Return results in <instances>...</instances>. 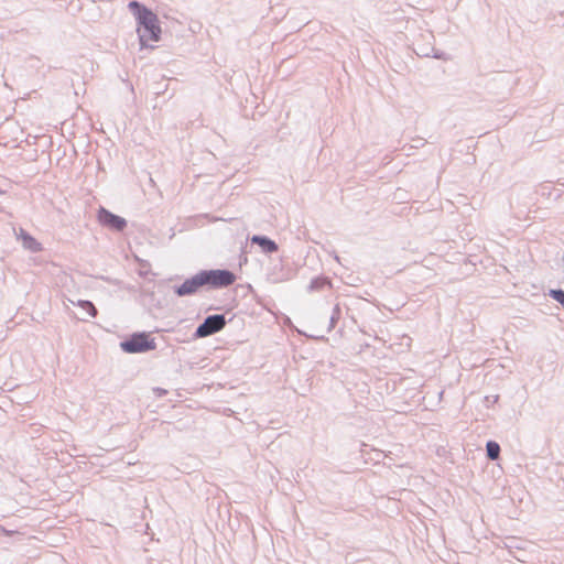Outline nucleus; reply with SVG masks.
I'll return each instance as SVG.
<instances>
[{"label":"nucleus","mask_w":564,"mask_h":564,"mask_svg":"<svg viewBox=\"0 0 564 564\" xmlns=\"http://www.w3.org/2000/svg\"><path fill=\"white\" fill-rule=\"evenodd\" d=\"M128 9L137 21V32L141 47H148V41H160L162 31L158 15L150 8L135 0L128 3Z\"/></svg>","instance_id":"1"},{"label":"nucleus","mask_w":564,"mask_h":564,"mask_svg":"<svg viewBox=\"0 0 564 564\" xmlns=\"http://www.w3.org/2000/svg\"><path fill=\"white\" fill-rule=\"evenodd\" d=\"M200 274L207 291L228 288L237 280L236 273L228 269H205L200 270Z\"/></svg>","instance_id":"2"},{"label":"nucleus","mask_w":564,"mask_h":564,"mask_svg":"<svg viewBox=\"0 0 564 564\" xmlns=\"http://www.w3.org/2000/svg\"><path fill=\"white\" fill-rule=\"evenodd\" d=\"M121 350L127 354H144L156 348L153 337L147 332H137L121 340Z\"/></svg>","instance_id":"3"},{"label":"nucleus","mask_w":564,"mask_h":564,"mask_svg":"<svg viewBox=\"0 0 564 564\" xmlns=\"http://www.w3.org/2000/svg\"><path fill=\"white\" fill-rule=\"evenodd\" d=\"M226 314L207 315L196 327L194 338H205L219 333L227 324Z\"/></svg>","instance_id":"4"},{"label":"nucleus","mask_w":564,"mask_h":564,"mask_svg":"<svg viewBox=\"0 0 564 564\" xmlns=\"http://www.w3.org/2000/svg\"><path fill=\"white\" fill-rule=\"evenodd\" d=\"M97 219L101 226L117 232H122L127 227V220L123 217L111 213L105 207L98 209Z\"/></svg>","instance_id":"5"},{"label":"nucleus","mask_w":564,"mask_h":564,"mask_svg":"<svg viewBox=\"0 0 564 564\" xmlns=\"http://www.w3.org/2000/svg\"><path fill=\"white\" fill-rule=\"evenodd\" d=\"M204 289L203 278L200 270L178 285L173 286L174 293L180 296H191L196 294L199 290Z\"/></svg>","instance_id":"6"},{"label":"nucleus","mask_w":564,"mask_h":564,"mask_svg":"<svg viewBox=\"0 0 564 564\" xmlns=\"http://www.w3.org/2000/svg\"><path fill=\"white\" fill-rule=\"evenodd\" d=\"M17 238L21 241L23 248L31 252H40L43 249L42 245L23 228H20Z\"/></svg>","instance_id":"7"},{"label":"nucleus","mask_w":564,"mask_h":564,"mask_svg":"<svg viewBox=\"0 0 564 564\" xmlns=\"http://www.w3.org/2000/svg\"><path fill=\"white\" fill-rule=\"evenodd\" d=\"M251 243L259 246L261 250L267 254L274 253L279 250L278 243L268 236L263 235H253L251 237Z\"/></svg>","instance_id":"8"},{"label":"nucleus","mask_w":564,"mask_h":564,"mask_svg":"<svg viewBox=\"0 0 564 564\" xmlns=\"http://www.w3.org/2000/svg\"><path fill=\"white\" fill-rule=\"evenodd\" d=\"M500 452V445L496 441L490 440L486 443V456L489 460H497Z\"/></svg>","instance_id":"9"},{"label":"nucleus","mask_w":564,"mask_h":564,"mask_svg":"<svg viewBox=\"0 0 564 564\" xmlns=\"http://www.w3.org/2000/svg\"><path fill=\"white\" fill-rule=\"evenodd\" d=\"M328 283H329L328 278H326V276H317V278H314V279L311 280L310 285H308V290L310 291H321Z\"/></svg>","instance_id":"10"},{"label":"nucleus","mask_w":564,"mask_h":564,"mask_svg":"<svg viewBox=\"0 0 564 564\" xmlns=\"http://www.w3.org/2000/svg\"><path fill=\"white\" fill-rule=\"evenodd\" d=\"M78 305L83 310H85L90 317H96L97 316L98 310L96 308V306L94 305L93 302L87 301V300H82V301L78 302Z\"/></svg>","instance_id":"11"},{"label":"nucleus","mask_w":564,"mask_h":564,"mask_svg":"<svg viewBox=\"0 0 564 564\" xmlns=\"http://www.w3.org/2000/svg\"><path fill=\"white\" fill-rule=\"evenodd\" d=\"M340 316H341V308H340L339 304H336L333 307V312L329 317L328 332H330L336 326L337 322L340 319Z\"/></svg>","instance_id":"12"},{"label":"nucleus","mask_w":564,"mask_h":564,"mask_svg":"<svg viewBox=\"0 0 564 564\" xmlns=\"http://www.w3.org/2000/svg\"><path fill=\"white\" fill-rule=\"evenodd\" d=\"M12 534H14L13 531H8L2 525H0V540H2L4 538H10Z\"/></svg>","instance_id":"13"},{"label":"nucleus","mask_w":564,"mask_h":564,"mask_svg":"<svg viewBox=\"0 0 564 564\" xmlns=\"http://www.w3.org/2000/svg\"><path fill=\"white\" fill-rule=\"evenodd\" d=\"M499 400V395H492V403H496Z\"/></svg>","instance_id":"14"},{"label":"nucleus","mask_w":564,"mask_h":564,"mask_svg":"<svg viewBox=\"0 0 564 564\" xmlns=\"http://www.w3.org/2000/svg\"><path fill=\"white\" fill-rule=\"evenodd\" d=\"M145 274H147L145 269H142V271H140V275H142V276H143V275H145Z\"/></svg>","instance_id":"15"},{"label":"nucleus","mask_w":564,"mask_h":564,"mask_svg":"<svg viewBox=\"0 0 564 564\" xmlns=\"http://www.w3.org/2000/svg\"><path fill=\"white\" fill-rule=\"evenodd\" d=\"M145 274H147L145 269H142V271H140V275H142V276H143V275H145Z\"/></svg>","instance_id":"16"},{"label":"nucleus","mask_w":564,"mask_h":564,"mask_svg":"<svg viewBox=\"0 0 564 564\" xmlns=\"http://www.w3.org/2000/svg\"><path fill=\"white\" fill-rule=\"evenodd\" d=\"M487 402H492V397H486Z\"/></svg>","instance_id":"17"},{"label":"nucleus","mask_w":564,"mask_h":564,"mask_svg":"<svg viewBox=\"0 0 564 564\" xmlns=\"http://www.w3.org/2000/svg\"><path fill=\"white\" fill-rule=\"evenodd\" d=\"M509 547H517V549H521V547H520V546H518L517 544L509 545Z\"/></svg>","instance_id":"18"},{"label":"nucleus","mask_w":564,"mask_h":564,"mask_svg":"<svg viewBox=\"0 0 564 564\" xmlns=\"http://www.w3.org/2000/svg\"><path fill=\"white\" fill-rule=\"evenodd\" d=\"M514 557H516L517 560H519V562H522V558H520V556H516V555H514Z\"/></svg>","instance_id":"19"},{"label":"nucleus","mask_w":564,"mask_h":564,"mask_svg":"<svg viewBox=\"0 0 564 564\" xmlns=\"http://www.w3.org/2000/svg\"><path fill=\"white\" fill-rule=\"evenodd\" d=\"M514 557H516L517 560H519V562H522V558H520V556H516V555H514Z\"/></svg>","instance_id":"20"}]
</instances>
